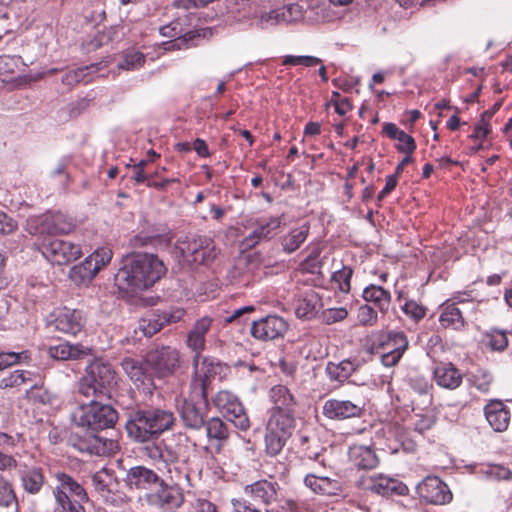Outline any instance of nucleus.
I'll return each mask as SVG.
<instances>
[{
	"label": "nucleus",
	"instance_id": "nucleus-1",
	"mask_svg": "<svg viewBox=\"0 0 512 512\" xmlns=\"http://www.w3.org/2000/svg\"><path fill=\"white\" fill-rule=\"evenodd\" d=\"M166 273L163 261L155 254L126 256L115 274V285L124 296H135L151 288Z\"/></svg>",
	"mask_w": 512,
	"mask_h": 512
},
{
	"label": "nucleus",
	"instance_id": "nucleus-2",
	"mask_svg": "<svg viewBox=\"0 0 512 512\" xmlns=\"http://www.w3.org/2000/svg\"><path fill=\"white\" fill-rule=\"evenodd\" d=\"M175 420L173 412L167 409H139L130 414L126 422V430L128 436L135 442H150L171 429Z\"/></svg>",
	"mask_w": 512,
	"mask_h": 512
},
{
	"label": "nucleus",
	"instance_id": "nucleus-3",
	"mask_svg": "<svg viewBox=\"0 0 512 512\" xmlns=\"http://www.w3.org/2000/svg\"><path fill=\"white\" fill-rule=\"evenodd\" d=\"M175 420L173 412L167 409H139L130 414L126 422V430L128 436L135 442H150L171 429Z\"/></svg>",
	"mask_w": 512,
	"mask_h": 512
},
{
	"label": "nucleus",
	"instance_id": "nucleus-4",
	"mask_svg": "<svg viewBox=\"0 0 512 512\" xmlns=\"http://www.w3.org/2000/svg\"><path fill=\"white\" fill-rule=\"evenodd\" d=\"M71 417L75 425L97 431L113 427L118 413L109 404L91 400L76 407Z\"/></svg>",
	"mask_w": 512,
	"mask_h": 512
},
{
	"label": "nucleus",
	"instance_id": "nucleus-5",
	"mask_svg": "<svg viewBox=\"0 0 512 512\" xmlns=\"http://www.w3.org/2000/svg\"><path fill=\"white\" fill-rule=\"evenodd\" d=\"M116 384V373L108 362L96 359L86 368L79 383V393L86 396H105Z\"/></svg>",
	"mask_w": 512,
	"mask_h": 512
},
{
	"label": "nucleus",
	"instance_id": "nucleus-6",
	"mask_svg": "<svg viewBox=\"0 0 512 512\" xmlns=\"http://www.w3.org/2000/svg\"><path fill=\"white\" fill-rule=\"evenodd\" d=\"M294 428V417L292 411L272 409L269 416L265 443L266 450L270 455H277L283 449L286 440Z\"/></svg>",
	"mask_w": 512,
	"mask_h": 512
},
{
	"label": "nucleus",
	"instance_id": "nucleus-7",
	"mask_svg": "<svg viewBox=\"0 0 512 512\" xmlns=\"http://www.w3.org/2000/svg\"><path fill=\"white\" fill-rule=\"evenodd\" d=\"M175 249L182 260L189 265H209L218 254L213 241L204 236L179 239Z\"/></svg>",
	"mask_w": 512,
	"mask_h": 512
},
{
	"label": "nucleus",
	"instance_id": "nucleus-8",
	"mask_svg": "<svg viewBox=\"0 0 512 512\" xmlns=\"http://www.w3.org/2000/svg\"><path fill=\"white\" fill-rule=\"evenodd\" d=\"M192 365L193 374L188 389L202 398L203 395H207V389L212 381L220 378L226 367L217 359L203 355L193 356Z\"/></svg>",
	"mask_w": 512,
	"mask_h": 512
},
{
	"label": "nucleus",
	"instance_id": "nucleus-9",
	"mask_svg": "<svg viewBox=\"0 0 512 512\" xmlns=\"http://www.w3.org/2000/svg\"><path fill=\"white\" fill-rule=\"evenodd\" d=\"M92 486L99 499L106 505L122 507L129 498L120 489V483L114 470L103 467L92 475Z\"/></svg>",
	"mask_w": 512,
	"mask_h": 512
},
{
	"label": "nucleus",
	"instance_id": "nucleus-10",
	"mask_svg": "<svg viewBox=\"0 0 512 512\" xmlns=\"http://www.w3.org/2000/svg\"><path fill=\"white\" fill-rule=\"evenodd\" d=\"M56 485L53 487L54 509L83 505L88 501L85 488L71 475L65 472H57L54 475Z\"/></svg>",
	"mask_w": 512,
	"mask_h": 512
},
{
	"label": "nucleus",
	"instance_id": "nucleus-11",
	"mask_svg": "<svg viewBox=\"0 0 512 512\" xmlns=\"http://www.w3.org/2000/svg\"><path fill=\"white\" fill-rule=\"evenodd\" d=\"M38 249L52 264L67 265L82 255L81 247L68 240L51 239L39 242Z\"/></svg>",
	"mask_w": 512,
	"mask_h": 512
},
{
	"label": "nucleus",
	"instance_id": "nucleus-12",
	"mask_svg": "<svg viewBox=\"0 0 512 512\" xmlns=\"http://www.w3.org/2000/svg\"><path fill=\"white\" fill-rule=\"evenodd\" d=\"M214 406L234 426L246 431L250 427V421L246 411L236 395L227 390L219 391L213 398Z\"/></svg>",
	"mask_w": 512,
	"mask_h": 512
},
{
	"label": "nucleus",
	"instance_id": "nucleus-13",
	"mask_svg": "<svg viewBox=\"0 0 512 512\" xmlns=\"http://www.w3.org/2000/svg\"><path fill=\"white\" fill-rule=\"evenodd\" d=\"M112 256L113 253L110 248L101 247L87 256L83 262L73 266L70 269L69 276L78 284L89 282L111 261Z\"/></svg>",
	"mask_w": 512,
	"mask_h": 512
},
{
	"label": "nucleus",
	"instance_id": "nucleus-14",
	"mask_svg": "<svg viewBox=\"0 0 512 512\" xmlns=\"http://www.w3.org/2000/svg\"><path fill=\"white\" fill-rule=\"evenodd\" d=\"M159 488L146 495L148 504L160 512H176L184 503L183 489L161 480Z\"/></svg>",
	"mask_w": 512,
	"mask_h": 512
},
{
	"label": "nucleus",
	"instance_id": "nucleus-15",
	"mask_svg": "<svg viewBox=\"0 0 512 512\" xmlns=\"http://www.w3.org/2000/svg\"><path fill=\"white\" fill-rule=\"evenodd\" d=\"M145 361L158 377L170 376L180 367V352L170 346L156 347L146 354Z\"/></svg>",
	"mask_w": 512,
	"mask_h": 512
},
{
	"label": "nucleus",
	"instance_id": "nucleus-16",
	"mask_svg": "<svg viewBox=\"0 0 512 512\" xmlns=\"http://www.w3.org/2000/svg\"><path fill=\"white\" fill-rule=\"evenodd\" d=\"M207 395L196 396L188 389L187 397H184L179 406V414L185 427L199 430L205 425L207 417Z\"/></svg>",
	"mask_w": 512,
	"mask_h": 512
},
{
	"label": "nucleus",
	"instance_id": "nucleus-17",
	"mask_svg": "<svg viewBox=\"0 0 512 512\" xmlns=\"http://www.w3.org/2000/svg\"><path fill=\"white\" fill-rule=\"evenodd\" d=\"M357 487L385 497L408 493V487L402 481L383 474L360 478Z\"/></svg>",
	"mask_w": 512,
	"mask_h": 512
},
{
	"label": "nucleus",
	"instance_id": "nucleus-18",
	"mask_svg": "<svg viewBox=\"0 0 512 512\" xmlns=\"http://www.w3.org/2000/svg\"><path fill=\"white\" fill-rule=\"evenodd\" d=\"M288 330L286 320L278 315H267L253 321L250 333L259 341H272L284 337Z\"/></svg>",
	"mask_w": 512,
	"mask_h": 512
},
{
	"label": "nucleus",
	"instance_id": "nucleus-19",
	"mask_svg": "<svg viewBox=\"0 0 512 512\" xmlns=\"http://www.w3.org/2000/svg\"><path fill=\"white\" fill-rule=\"evenodd\" d=\"M73 447L79 452L95 456H108L119 449V444L112 438L90 434L79 437L73 442Z\"/></svg>",
	"mask_w": 512,
	"mask_h": 512
},
{
	"label": "nucleus",
	"instance_id": "nucleus-20",
	"mask_svg": "<svg viewBox=\"0 0 512 512\" xmlns=\"http://www.w3.org/2000/svg\"><path fill=\"white\" fill-rule=\"evenodd\" d=\"M417 493L426 502L443 505L452 499L448 486L437 476H428L417 486Z\"/></svg>",
	"mask_w": 512,
	"mask_h": 512
},
{
	"label": "nucleus",
	"instance_id": "nucleus-21",
	"mask_svg": "<svg viewBox=\"0 0 512 512\" xmlns=\"http://www.w3.org/2000/svg\"><path fill=\"white\" fill-rule=\"evenodd\" d=\"M386 340H381L380 345L387 350L381 355V363L385 367L396 365L408 348V339L401 331H390L386 335L381 334Z\"/></svg>",
	"mask_w": 512,
	"mask_h": 512
},
{
	"label": "nucleus",
	"instance_id": "nucleus-22",
	"mask_svg": "<svg viewBox=\"0 0 512 512\" xmlns=\"http://www.w3.org/2000/svg\"><path fill=\"white\" fill-rule=\"evenodd\" d=\"M279 485L271 480H258L244 487V496L250 498L255 506H268L278 499Z\"/></svg>",
	"mask_w": 512,
	"mask_h": 512
},
{
	"label": "nucleus",
	"instance_id": "nucleus-23",
	"mask_svg": "<svg viewBox=\"0 0 512 512\" xmlns=\"http://www.w3.org/2000/svg\"><path fill=\"white\" fill-rule=\"evenodd\" d=\"M214 320L210 316H203L197 319L189 331L185 340L187 348L193 353V356L202 355L206 349L207 335L212 328Z\"/></svg>",
	"mask_w": 512,
	"mask_h": 512
},
{
	"label": "nucleus",
	"instance_id": "nucleus-24",
	"mask_svg": "<svg viewBox=\"0 0 512 512\" xmlns=\"http://www.w3.org/2000/svg\"><path fill=\"white\" fill-rule=\"evenodd\" d=\"M157 470L161 474L160 480H166V483L170 485L181 488L185 484L190 485L192 471L189 467L188 458L161 464V466H157Z\"/></svg>",
	"mask_w": 512,
	"mask_h": 512
},
{
	"label": "nucleus",
	"instance_id": "nucleus-25",
	"mask_svg": "<svg viewBox=\"0 0 512 512\" xmlns=\"http://www.w3.org/2000/svg\"><path fill=\"white\" fill-rule=\"evenodd\" d=\"M432 378L441 389L454 391L463 383L462 372L451 362H438L432 367Z\"/></svg>",
	"mask_w": 512,
	"mask_h": 512
},
{
	"label": "nucleus",
	"instance_id": "nucleus-26",
	"mask_svg": "<svg viewBox=\"0 0 512 512\" xmlns=\"http://www.w3.org/2000/svg\"><path fill=\"white\" fill-rule=\"evenodd\" d=\"M483 412L486 421L495 432H504L508 429L511 411L503 401L498 399L489 400L484 406Z\"/></svg>",
	"mask_w": 512,
	"mask_h": 512
},
{
	"label": "nucleus",
	"instance_id": "nucleus-27",
	"mask_svg": "<svg viewBox=\"0 0 512 512\" xmlns=\"http://www.w3.org/2000/svg\"><path fill=\"white\" fill-rule=\"evenodd\" d=\"M282 223L280 216L262 217L255 221L252 231L244 238L243 244L252 248L263 240H269Z\"/></svg>",
	"mask_w": 512,
	"mask_h": 512
},
{
	"label": "nucleus",
	"instance_id": "nucleus-28",
	"mask_svg": "<svg viewBox=\"0 0 512 512\" xmlns=\"http://www.w3.org/2000/svg\"><path fill=\"white\" fill-rule=\"evenodd\" d=\"M123 481L130 489L140 490H148L161 482L157 472L141 465L128 469Z\"/></svg>",
	"mask_w": 512,
	"mask_h": 512
},
{
	"label": "nucleus",
	"instance_id": "nucleus-29",
	"mask_svg": "<svg viewBox=\"0 0 512 512\" xmlns=\"http://www.w3.org/2000/svg\"><path fill=\"white\" fill-rule=\"evenodd\" d=\"M53 324L60 332L76 335L83 329L85 317L80 310L63 308L56 313Z\"/></svg>",
	"mask_w": 512,
	"mask_h": 512
},
{
	"label": "nucleus",
	"instance_id": "nucleus-30",
	"mask_svg": "<svg viewBox=\"0 0 512 512\" xmlns=\"http://www.w3.org/2000/svg\"><path fill=\"white\" fill-rule=\"evenodd\" d=\"M92 349L81 343H70L62 341L57 344L50 345L48 354L51 358L58 361L81 360L91 355Z\"/></svg>",
	"mask_w": 512,
	"mask_h": 512
},
{
	"label": "nucleus",
	"instance_id": "nucleus-31",
	"mask_svg": "<svg viewBox=\"0 0 512 512\" xmlns=\"http://www.w3.org/2000/svg\"><path fill=\"white\" fill-rule=\"evenodd\" d=\"M362 407L350 400L328 399L323 405V414L329 419L345 420L359 417Z\"/></svg>",
	"mask_w": 512,
	"mask_h": 512
},
{
	"label": "nucleus",
	"instance_id": "nucleus-32",
	"mask_svg": "<svg viewBox=\"0 0 512 512\" xmlns=\"http://www.w3.org/2000/svg\"><path fill=\"white\" fill-rule=\"evenodd\" d=\"M343 14L324 1L311 2L305 10V21L309 24L330 23L340 20Z\"/></svg>",
	"mask_w": 512,
	"mask_h": 512
},
{
	"label": "nucleus",
	"instance_id": "nucleus-33",
	"mask_svg": "<svg viewBox=\"0 0 512 512\" xmlns=\"http://www.w3.org/2000/svg\"><path fill=\"white\" fill-rule=\"evenodd\" d=\"M183 315V310H178L175 313L163 312L162 314H152L139 322V330H141L144 336L152 337L159 332L165 324L176 323Z\"/></svg>",
	"mask_w": 512,
	"mask_h": 512
},
{
	"label": "nucleus",
	"instance_id": "nucleus-34",
	"mask_svg": "<svg viewBox=\"0 0 512 512\" xmlns=\"http://www.w3.org/2000/svg\"><path fill=\"white\" fill-rule=\"evenodd\" d=\"M304 485L312 492L320 495H338L342 491V485L337 479L314 473L305 476Z\"/></svg>",
	"mask_w": 512,
	"mask_h": 512
},
{
	"label": "nucleus",
	"instance_id": "nucleus-35",
	"mask_svg": "<svg viewBox=\"0 0 512 512\" xmlns=\"http://www.w3.org/2000/svg\"><path fill=\"white\" fill-rule=\"evenodd\" d=\"M321 306V299L318 293L308 289L300 294L296 300L295 314L300 319H311L317 314Z\"/></svg>",
	"mask_w": 512,
	"mask_h": 512
},
{
	"label": "nucleus",
	"instance_id": "nucleus-36",
	"mask_svg": "<svg viewBox=\"0 0 512 512\" xmlns=\"http://www.w3.org/2000/svg\"><path fill=\"white\" fill-rule=\"evenodd\" d=\"M146 454L155 462L156 467L181 459L179 452L169 439H164L158 444L147 446Z\"/></svg>",
	"mask_w": 512,
	"mask_h": 512
},
{
	"label": "nucleus",
	"instance_id": "nucleus-37",
	"mask_svg": "<svg viewBox=\"0 0 512 512\" xmlns=\"http://www.w3.org/2000/svg\"><path fill=\"white\" fill-rule=\"evenodd\" d=\"M310 233V224L304 222L301 225L291 228L280 238L282 250L291 254L298 250L307 240Z\"/></svg>",
	"mask_w": 512,
	"mask_h": 512
},
{
	"label": "nucleus",
	"instance_id": "nucleus-38",
	"mask_svg": "<svg viewBox=\"0 0 512 512\" xmlns=\"http://www.w3.org/2000/svg\"><path fill=\"white\" fill-rule=\"evenodd\" d=\"M349 459L358 469H374L379 464L375 451L368 446L354 445L349 449Z\"/></svg>",
	"mask_w": 512,
	"mask_h": 512
},
{
	"label": "nucleus",
	"instance_id": "nucleus-39",
	"mask_svg": "<svg viewBox=\"0 0 512 512\" xmlns=\"http://www.w3.org/2000/svg\"><path fill=\"white\" fill-rule=\"evenodd\" d=\"M362 298L368 303H373L382 314L388 312L391 304V293L380 285L370 284L365 287Z\"/></svg>",
	"mask_w": 512,
	"mask_h": 512
},
{
	"label": "nucleus",
	"instance_id": "nucleus-40",
	"mask_svg": "<svg viewBox=\"0 0 512 512\" xmlns=\"http://www.w3.org/2000/svg\"><path fill=\"white\" fill-rule=\"evenodd\" d=\"M20 482L26 493L36 495L44 486V472L39 467L26 468L20 472Z\"/></svg>",
	"mask_w": 512,
	"mask_h": 512
},
{
	"label": "nucleus",
	"instance_id": "nucleus-41",
	"mask_svg": "<svg viewBox=\"0 0 512 512\" xmlns=\"http://www.w3.org/2000/svg\"><path fill=\"white\" fill-rule=\"evenodd\" d=\"M50 222L48 213L37 215V216H30L26 220V231L32 235L36 236L41 240L40 242L46 240H51V229H50Z\"/></svg>",
	"mask_w": 512,
	"mask_h": 512
},
{
	"label": "nucleus",
	"instance_id": "nucleus-42",
	"mask_svg": "<svg viewBox=\"0 0 512 512\" xmlns=\"http://www.w3.org/2000/svg\"><path fill=\"white\" fill-rule=\"evenodd\" d=\"M359 361L346 359L338 364L328 363L326 373L330 380L343 383L359 368Z\"/></svg>",
	"mask_w": 512,
	"mask_h": 512
},
{
	"label": "nucleus",
	"instance_id": "nucleus-43",
	"mask_svg": "<svg viewBox=\"0 0 512 512\" xmlns=\"http://www.w3.org/2000/svg\"><path fill=\"white\" fill-rule=\"evenodd\" d=\"M439 321L444 327H453L454 329H461L464 327V317L460 308L455 306V302L447 301L443 305Z\"/></svg>",
	"mask_w": 512,
	"mask_h": 512
},
{
	"label": "nucleus",
	"instance_id": "nucleus-44",
	"mask_svg": "<svg viewBox=\"0 0 512 512\" xmlns=\"http://www.w3.org/2000/svg\"><path fill=\"white\" fill-rule=\"evenodd\" d=\"M269 397L274 404L273 409L292 411L295 399L289 389L284 385H275L269 391Z\"/></svg>",
	"mask_w": 512,
	"mask_h": 512
},
{
	"label": "nucleus",
	"instance_id": "nucleus-45",
	"mask_svg": "<svg viewBox=\"0 0 512 512\" xmlns=\"http://www.w3.org/2000/svg\"><path fill=\"white\" fill-rule=\"evenodd\" d=\"M206 423V433L209 441H217V447L220 448L223 442L229 437L227 425L220 418H211Z\"/></svg>",
	"mask_w": 512,
	"mask_h": 512
},
{
	"label": "nucleus",
	"instance_id": "nucleus-46",
	"mask_svg": "<svg viewBox=\"0 0 512 512\" xmlns=\"http://www.w3.org/2000/svg\"><path fill=\"white\" fill-rule=\"evenodd\" d=\"M32 373L25 370H14L0 376V389L18 388L23 384L31 383Z\"/></svg>",
	"mask_w": 512,
	"mask_h": 512
},
{
	"label": "nucleus",
	"instance_id": "nucleus-47",
	"mask_svg": "<svg viewBox=\"0 0 512 512\" xmlns=\"http://www.w3.org/2000/svg\"><path fill=\"white\" fill-rule=\"evenodd\" d=\"M50 222L51 235L68 234L74 229L71 218L62 212H47Z\"/></svg>",
	"mask_w": 512,
	"mask_h": 512
},
{
	"label": "nucleus",
	"instance_id": "nucleus-48",
	"mask_svg": "<svg viewBox=\"0 0 512 512\" xmlns=\"http://www.w3.org/2000/svg\"><path fill=\"white\" fill-rule=\"evenodd\" d=\"M97 71V64H92L90 66L78 67L76 69H71L65 73L62 77V82L65 85H75L80 82L88 83L91 81L90 75Z\"/></svg>",
	"mask_w": 512,
	"mask_h": 512
},
{
	"label": "nucleus",
	"instance_id": "nucleus-49",
	"mask_svg": "<svg viewBox=\"0 0 512 512\" xmlns=\"http://www.w3.org/2000/svg\"><path fill=\"white\" fill-rule=\"evenodd\" d=\"M122 369L126 375L135 383H143L146 378V369L141 361L126 357L121 362Z\"/></svg>",
	"mask_w": 512,
	"mask_h": 512
},
{
	"label": "nucleus",
	"instance_id": "nucleus-50",
	"mask_svg": "<svg viewBox=\"0 0 512 512\" xmlns=\"http://www.w3.org/2000/svg\"><path fill=\"white\" fill-rule=\"evenodd\" d=\"M0 507H14L16 511L18 510V499L13 485L3 475H0Z\"/></svg>",
	"mask_w": 512,
	"mask_h": 512
},
{
	"label": "nucleus",
	"instance_id": "nucleus-51",
	"mask_svg": "<svg viewBox=\"0 0 512 512\" xmlns=\"http://www.w3.org/2000/svg\"><path fill=\"white\" fill-rule=\"evenodd\" d=\"M145 62V56L142 52L131 49L127 50L122 57V60L118 63V67L124 70H136L143 66Z\"/></svg>",
	"mask_w": 512,
	"mask_h": 512
},
{
	"label": "nucleus",
	"instance_id": "nucleus-52",
	"mask_svg": "<svg viewBox=\"0 0 512 512\" xmlns=\"http://www.w3.org/2000/svg\"><path fill=\"white\" fill-rule=\"evenodd\" d=\"M353 275V269L350 266L343 265L341 269H338L332 273L331 279L337 284L338 289L342 293H349L351 289V278Z\"/></svg>",
	"mask_w": 512,
	"mask_h": 512
},
{
	"label": "nucleus",
	"instance_id": "nucleus-53",
	"mask_svg": "<svg viewBox=\"0 0 512 512\" xmlns=\"http://www.w3.org/2000/svg\"><path fill=\"white\" fill-rule=\"evenodd\" d=\"M25 444V437L20 432H6L0 430V447L4 449L22 448Z\"/></svg>",
	"mask_w": 512,
	"mask_h": 512
},
{
	"label": "nucleus",
	"instance_id": "nucleus-54",
	"mask_svg": "<svg viewBox=\"0 0 512 512\" xmlns=\"http://www.w3.org/2000/svg\"><path fill=\"white\" fill-rule=\"evenodd\" d=\"M281 8L283 23H293L299 20H305V10L298 3H291Z\"/></svg>",
	"mask_w": 512,
	"mask_h": 512
},
{
	"label": "nucleus",
	"instance_id": "nucleus-55",
	"mask_svg": "<svg viewBox=\"0 0 512 512\" xmlns=\"http://www.w3.org/2000/svg\"><path fill=\"white\" fill-rule=\"evenodd\" d=\"M472 385L480 392L487 393L493 381L492 374L484 369H478L471 375Z\"/></svg>",
	"mask_w": 512,
	"mask_h": 512
},
{
	"label": "nucleus",
	"instance_id": "nucleus-56",
	"mask_svg": "<svg viewBox=\"0 0 512 512\" xmlns=\"http://www.w3.org/2000/svg\"><path fill=\"white\" fill-rule=\"evenodd\" d=\"M480 472L489 480H507L512 476V472L501 465L483 466Z\"/></svg>",
	"mask_w": 512,
	"mask_h": 512
},
{
	"label": "nucleus",
	"instance_id": "nucleus-57",
	"mask_svg": "<svg viewBox=\"0 0 512 512\" xmlns=\"http://www.w3.org/2000/svg\"><path fill=\"white\" fill-rule=\"evenodd\" d=\"M27 397L40 404H51L55 396L42 386L32 384L30 389L27 391Z\"/></svg>",
	"mask_w": 512,
	"mask_h": 512
},
{
	"label": "nucleus",
	"instance_id": "nucleus-58",
	"mask_svg": "<svg viewBox=\"0 0 512 512\" xmlns=\"http://www.w3.org/2000/svg\"><path fill=\"white\" fill-rule=\"evenodd\" d=\"M321 63H322V60L320 58L315 57V56H310V55H300V56L286 55L283 57V60H282V64L285 66L302 65L305 67H314Z\"/></svg>",
	"mask_w": 512,
	"mask_h": 512
},
{
	"label": "nucleus",
	"instance_id": "nucleus-59",
	"mask_svg": "<svg viewBox=\"0 0 512 512\" xmlns=\"http://www.w3.org/2000/svg\"><path fill=\"white\" fill-rule=\"evenodd\" d=\"M255 311V307L252 305L243 306L240 308H237L227 314V316L224 317L223 321L226 324H244L248 320V315Z\"/></svg>",
	"mask_w": 512,
	"mask_h": 512
},
{
	"label": "nucleus",
	"instance_id": "nucleus-60",
	"mask_svg": "<svg viewBox=\"0 0 512 512\" xmlns=\"http://www.w3.org/2000/svg\"><path fill=\"white\" fill-rule=\"evenodd\" d=\"M357 319L363 326H374L378 322V313L372 306L363 304L358 308Z\"/></svg>",
	"mask_w": 512,
	"mask_h": 512
},
{
	"label": "nucleus",
	"instance_id": "nucleus-61",
	"mask_svg": "<svg viewBox=\"0 0 512 512\" xmlns=\"http://www.w3.org/2000/svg\"><path fill=\"white\" fill-rule=\"evenodd\" d=\"M29 359L28 351L0 352V369L26 362Z\"/></svg>",
	"mask_w": 512,
	"mask_h": 512
},
{
	"label": "nucleus",
	"instance_id": "nucleus-62",
	"mask_svg": "<svg viewBox=\"0 0 512 512\" xmlns=\"http://www.w3.org/2000/svg\"><path fill=\"white\" fill-rule=\"evenodd\" d=\"M488 346L494 351H503L508 345V338L504 331L491 330L487 334Z\"/></svg>",
	"mask_w": 512,
	"mask_h": 512
},
{
	"label": "nucleus",
	"instance_id": "nucleus-63",
	"mask_svg": "<svg viewBox=\"0 0 512 512\" xmlns=\"http://www.w3.org/2000/svg\"><path fill=\"white\" fill-rule=\"evenodd\" d=\"M403 313L414 321L421 320L426 315V309L414 300L406 301L402 306Z\"/></svg>",
	"mask_w": 512,
	"mask_h": 512
},
{
	"label": "nucleus",
	"instance_id": "nucleus-64",
	"mask_svg": "<svg viewBox=\"0 0 512 512\" xmlns=\"http://www.w3.org/2000/svg\"><path fill=\"white\" fill-rule=\"evenodd\" d=\"M189 512H217L216 506L202 497H193L189 501Z\"/></svg>",
	"mask_w": 512,
	"mask_h": 512
}]
</instances>
